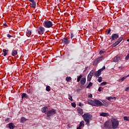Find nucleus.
I'll use <instances>...</instances> for the list:
<instances>
[{
    "instance_id": "nucleus-1",
    "label": "nucleus",
    "mask_w": 129,
    "mask_h": 129,
    "mask_svg": "<svg viewBox=\"0 0 129 129\" xmlns=\"http://www.w3.org/2000/svg\"><path fill=\"white\" fill-rule=\"evenodd\" d=\"M82 117L84 119V120L86 122V124L89 126L90 124V121L92 119V115L89 114V113H85L82 115Z\"/></svg>"
},
{
    "instance_id": "nucleus-2",
    "label": "nucleus",
    "mask_w": 129,
    "mask_h": 129,
    "mask_svg": "<svg viewBox=\"0 0 129 129\" xmlns=\"http://www.w3.org/2000/svg\"><path fill=\"white\" fill-rule=\"evenodd\" d=\"M88 103L93 106H102L103 103L98 100L95 99L94 100L89 99L88 100Z\"/></svg>"
},
{
    "instance_id": "nucleus-3",
    "label": "nucleus",
    "mask_w": 129,
    "mask_h": 129,
    "mask_svg": "<svg viewBox=\"0 0 129 129\" xmlns=\"http://www.w3.org/2000/svg\"><path fill=\"white\" fill-rule=\"evenodd\" d=\"M111 125L113 129L117 128L119 125V122L117 119L112 118L111 119Z\"/></svg>"
},
{
    "instance_id": "nucleus-4",
    "label": "nucleus",
    "mask_w": 129,
    "mask_h": 129,
    "mask_svg": "<svg viewBox=\"0 0 129 129\" xmlns=\"http://www.w3.org/2000/svg\"><path fill=\"white\" fill-rule=\"evenodd\" d=\"M36 32L39 34V35H42V34L45 33V28L40 26L37 29Z\"/></svg>"
},
{
    "instance_id": "nucleus-5",
    "label": "nucleus",
    "mask_w": 129,
    "mask_h": 129,
    "mask_svg": "<svg viewBox=\"0 0 129 129\" xmlns=\"http://www.w3.org/2000/svg\"><path fill=\"white\" fill-rule=\"evenodd\" d=\"M56 113V110L52 109L48 111L46 113V115L47 117L51 116V115H54Z\"/></svg>"
},
{
    "instance_id": "nucleus-6",
    "label": "nucleus",
    "mask_w": 129,
    "mask_h": 129,
    "mask_svg": "<svg viewBox=\"0 0 129 129\" xmlns=\"http://www.w3.org/2000/svg\"><path fill=\"white\" fill-rule=\"evenodd\" d=\"M44 26L45 28H51L53 26V23L50 21H45Z\"/></svg>"
},
{
    "instance_id": "nucleus-7",
    "label": "nucleus",
    "mask_w": 129,
    "mask_h": 129,
    "mask_svg": "<svg viewBox=\"0 0 129 129\" xmlns=\"http://www.w3.org/2000/svg\"><path fill=\"white\" fill-rule=\"evenodd\" d=\"M104 127H106V128H111L112 127L111 124L109 121L106 122L104 123Z\"/></svg>"
},
{
    "instance_id": "nucleus-8",
    "label": "nucleus",
    "mask_w": 129,
    "mask_h": 129,
    "mask_svg": "<svg viewBox=\"0 0 129 129\" xmlns=\"http://www.w3.org/2000/svg\"><path fill=\"white\" fill-rule=\"evenodd\" d=\"M48 110V107H43L41 109V111L43 113H45V114H47V111Z\"/></svg>"
},
{
    "instance_id": "nucleus-9",
    "label": "nucleus",
    "mask_w": 129,
    "mask_h": 129,
    "mask_svg": "<svg viewBox=\"0 0 129 129\" xmlns=\"http://www.w3.org/2000/svg\"><path fill=\"white\" fill-rule=\"evenodd\" d=\"M101 70H99L98 71L96 72L95 73V76L96 77H98L100 76V75L101 74Z\"/></svg>"
},
{
    "instance_id": "nucleus-10",
    "label": "nucleus",
    "mask_w": 129,
    "mask_h": 129,
    "mask_svg": "<svg viewBox=\"0 0 129 129\" xmlns=\"http://www.w3.org/2000/svg\"><path fill=\"white\" fill-rule=\"evenodd\" d=\"M118 38V35L116 34H114L112 35L111 40L113 41L115 39H117Z\"/></svg>"
},
{
    "instance_id": "nucleus-11",
    "label": "nucleus",
    "mask_w": 129,
    "mask_h": 129,
    "mask_svg": "<svg viewBox=\"0 0 129 129\" xmlns=\"http://www.w3.org/2000/svg\"><path fill=\"white\" fill-rule=\"evenodd\" d=\"M86 82V79L85 78H82L81 80V84L84 85Z\"/></svg>"
},
{
    "instance_id": "nucleus-12",
    "label": "nucleus",
    "mask_w": 129,
    "mask_h": 129,
    "mask_svg": "<svg viewBox=\"0 0 129 129\" xmlns=\"http://www.w3.org/2000/svg\"><path fill=\"white\" fill-rule=\"evenodd\" d=\"M100 116H109V113L106 112H102L100 114Z\"/></svg>"
},
{
    "instance_id": "nucleus-13",
    "label": "nucleus",
    "mask_w": 129,
    "mask_h": 129,
    "mask_svg": "<svg viewBox=\"0 0 129 129\" xmlns=\"http://www.w3.org/2000/svg\"><path fill=\"white\" fill-rule=\"evenodd\" d=\"M119 60H120V56H115L113 59V62H118Z\"/></svg>"
},
{
    "instance_id": "nucleus-14",
    "label": "nucleus",
    "mask_w": 129,
    "mask_h": 129,
    "mask_svg": "<svg viewBox=\"0 0 129 129\" xmlns=\"http://www.w3.org/2000/svg\"><path fill=\"white\" fill-rule=\"evenodd\" d=\"M78 113H79V114H80L81 115H82V114H83V110H82V109H78Z\"/></svg>"
},
{
    "instance_id": "nucleus-15",
    "label": "nucleus",
    "mask_w": 129,
    "mask_h": 129,
    "mask_svg": "<svg viewBox=\"0 0 129 129\" xmlns=\"http://www.w3.org/2000/svg\"><path fill=\"white\" fill-rule=\"evenodd\" d=\"M119 41H116L114 44H112V47H116V46H117V45H118V44H119Z\"/></svg>"
},
{
    "instance_id": "nucleus-16",
    "label": "nucleus",
    "mask_w": 129,
    "mask_h": 129,
    "mask_svg": "<svg viewBox=\"0 0 129 129\" xmlns=\"http://www.w3.org/2000/svg\"><path fill=\"white\" fill-rule=\"evenodd\" d=\"M18 54V51L16 50L12 51V56H16Z\"/></svg>"
},
{
    "instance_id": "nucleus-17",
    "label": "nucleus",
    "mask_w": 129,
    "mask_h": 129,
    "mask_svg": "<svg viewBox=\"0 0 129 129\" xmlns=\"http://www.w3.org/2000/svg\"><path fill=\"white\" fill-rule=\"evenodd\" d=\"M14 127H15V125L14 124V123H10L9 124V128L14 129Z\"/></svg>"
},
{
    "instance_id": "nucleus-18",
    "label": "nucleus",
    "mask_w": 129,
    "mask_h": 129,
    "mask_svg": "<svg viewBox=\"0 0 129 129\" xmlns=\"http://www.w3.org/2000/svg\"><path fill=\"white\" fill-rule=\"evenodd\" d=\"M31 6L32 8H36V2L34 1V2H31Z\"/></svg>"
},
{
    "instance_id": "nucleus-19",
    "label": "nucleus",
    "mask_w": 129,
    "mask_h": 129,
    "mask_svg": "<svg viewBox=\"0 0 129 129\" xmlns=\"http://www.w3.org/2000/svg\"><path fill=\"white\" fill-rule=\"evenodd\" d=\"M31 35H32V32H31V31H30V30H27V32L26 33V36H27V37H30V36H31Z\"/></svg>"
},
{
    "instance_id": "nucleus-20",
    "label": "nucleus",
    "mask_w": 129,
    "mask_h": 129,
    "mask_svg": "<svg viewBox=\"0 0 129 129\" xmlns=\"http://www.w3.org/2000/svg\"><path fill=\"white\" fill-rule=\"evenodd\" d=\"M63 42L64 43V44H66V45L67 44H69V40L67 39H64L63 40Z\"/></svg>"
},
{
    "instance_id": "nucleus-21",
    "label": "nucleus",
    "mask_w": 129,
    "mask_h": 129,
    "mask_svg": "<svg viewBox=\"0 0 129 129\" xmlns=\"http://www.w3.org/2000/svg\"><path fill=\"white\" fill-rule=\"evenodd\" d=\"M107 99L108 100H111L112 99H114V100H115V99H116V98H115V97H107Z\"/></svg>"
},
{
    "instance_id": "nucleus-22",
    "label": "nucleus",
    "mask_w": 129,
    "mask_h": 129,
    "mask_svg": "<svg viewBox=\"0 0 129 129\" xmlns=\"http://www.w3.org/2000/svg\"><path fill=\"white\" fill-rule=\"evenodd\" d=\"M3 51L4 52V56H7V55H8V50H7V49H3Z\"/></svg>"
},
{
    "instance_id": "nucleus-23",
    "label": "nucleus",
    "mask_w": 129,
    "mask_h": 129,
    "mask_svg": "<svg viewBox=\"0 0 129 129\" xmlns=\"http://www.w3.org/2000/svg\"><path fill=\"white\" fill-rule=\"evenodd\" d=\"M92 78V76L88 75L87 77V81H89V82L90 81Z\"/></svg>"
},
{
    "instance_id": "nucleus-24",
    "label": "nucleus",
    "mask_w": 129,
    "mask_h": 129,
    "mask_svg": "<svg viewBox=\"0 0 129 129\" xmlns=\"http://www.w3.org/2000/svg\"><path fill=\"white\" fill-rule=\"evenodd\" d=\"M79 126H84V121L82 120L80 122Z\"/></svg>"
},
{
    "instance_id": "nucleus-25",
    "label": "nucleus",
    "mask_w": 129,
    "mask_h": 129,
    "mask_svg": "<svg viewBox=\"0 0 129 129\" xmlns=\"http://www.w3.org/2000/svg\"><path fill=\"white\" fill-rule=\"evenodd\" d=\"M102 59H103V57L101 56V57L97 58L96 60H97L98 62H100V61H101V60H102Z\"/></svg>"
},
{
    "instance_id": "nucleus-26",
    "label": "nucleus",
    "mask_w": 129,
    "mask_h": 129,
    "mask_svg": "<svg viewBox=\"0 0 129 129\" xmlns=\"http://www.w3.org/2000/svg\"><path fill=\"white\" fill-rule=\"evenodd\" d=\"M94 73V71L92 70V71L90 72V73L88 74V75H90V76L93 77Z\"/></svg>"
},
{
    "instance_id": "nucleus-27",
    "label": "nucleus",
    "mask_w": 129,
    "mask_h": 129,
    "mask_svg": "<svg viewBox=\"0 0 129 129\" xmlns=\"http://www.w3.org/2000/svg\"><path fill=\"white\" fill-rule=\"evenodd\" d=\"M127 77H129V74L125 77H122L121 79V81H123V80H124V79H126V78H127Z\"/></svg>"
},
{
    "instance_id": "nucleus-28",
    "label": "nucleus",
    "mask_w": 129,
    "mask_h": 129,
    "mask_svg": "<svg viewBox=\"0 0 129 129\" xmlns=\"http://www.w3.org/2000/svg\"><path fill=\"white\" fill-rule=\"evenodd\" d=\"M27 94H26V93H23V94H22L21 97H22V99H23V98H27Z\"/></svg>"
},
{
    "instance_id": "nucleus-29",
    "label": "nucleus",
    "mask_w": 129,
    "mask_h": 129,
    "mask_svg": "<svg viewBox=\"0 0 129 129\" xmlns=\"http://www.w3.org/2000/svg\"><path fill=\"white\" fill-rule=\"evenodd\" d=\"M82 78V75H80V76H79L77 78V82H79V81H80V79H81Z\"/></svg>"
},
{
    "instance_id": "nucleus-30",
    "label": "nucleus",
    "mask_w": 129,
    "mask_h": 129,
    "mask_svg": "<svg viewBox=\"0 0 129 129\" xmlns=\"http://www.w3.org/2000/svg\"><path fill=\"white\" fill-rule=\"evenodd\" d=\"M93 84L92 83L90 82L89 85L87 86V88H90L91 86H92Z\"/></svg>"
},
{
    "instance_id": "nucleus-31",
    "label": "nucleus",
    "mask_w": 129,
    "mask_h": 129,
    "mask_svg": "<svg viewBox=\"0 0 129 129\" xmlns=\"http://www.w3.org/2000/svg\"><path fill=\"white\" fill-rule=\"evenodd\" d=\"M70 80H71V77H67L66 78V81H67V82H69V81H70Z\"/></svg>"
},
{
    "instance_id": "nucleus-32",
    "label": "nucleus",
    "mask_w": 129,
    "mask_h": 129,
    "mask_svg": "<svg viewBox=\"0 0 129 129\" xmlns=\"http://www.w3.org/2000/svg\"><path fill=\"white\" fill-rule=\"evenodd\" d=\"M26 119L25 117H22L21 118V121H22V122H25V121H26Z\"/></svg>"
},
{
    "instance_id": "nucleus-33",
    "label": "nucleus",
    "mask_w": 129,
    "mask_h": 129,
    "mask_svg": "<svg viewBox=\"0 0 129 129\" xmlns=\"http://www.w3.org/2000/svg\"><path fill=\"white\" fill-rule=\"evenodd\" d=\"M46 91H50V90H51V89L50 88V86H47L46 88Z\"/></svg>"
},
{
    "instance_id": "nucleus-34",
    "label": "nucleus",
    "mask_w": 129,
    "mask_h": 129,
    "mask_svg": "<svg viewBox=\"0 0 129 129\" xmlns=\"http://www.w3.org/2000/svg\"><path fill=\"white\" fill-rule=\"evenodd\" d=\"M123 118H124V120H126L127 121H129V118L128 116H124Z\"/></svg>"
},
{
    "instance_id": "nucleus-35",
    "label": "nucleus",
    "mask_w": 129,
    "mask_h": 129,
    "mask_svg": "<svg viewBox=\"0 0 129 129\" xmlns=\"http://www.w3.org/2000/svg\"><path fill=\"white\" fill-rule=\"evenodd\" d=\"M98 81V82H101L102 81V78H101V77H99Z\"/></svg>"
},
{
    "instance_id": "nucleus-36",
    "label": "nucleus",
    "mask_w": 129,
    "mask_h": 129,
    "mask_svg": "<svg viewBox=\"0 0 129 129\" xmlns=\"http://www.w3.org/2000/svg\"><path fill=\"white\" fill-rule=\"evenodd\" d=\"M69 99H70V100H71V101H73V99L72 98V96L69 95Z\"/></svg>"
},
{
    "instance_id": "nucleus-37",
    "label": "nucleus",
    "mask_w": 129,
    "mask_h": 129,
    "mask_svg": "<svg viewBox=\"0 0 129 129\" xmlns=\"http://www.w3.org/2000/svg\"><path fill=\"white\" fill-rule=\"evenodd\" d=\"M98 63V62L97 61V60L96 59L94 63H93V65L95 66V65H97V64Z\"/></svg>"
},
{
    "instance_id": "nucleus-38",
    "label": "nucleus",
    "mask_w": 129,
    "mask_h": 129,
    "mask_svg": "<svg viewBox=\"0 0 129 129\" xmlns=\"http://www.w3.org/2000/svg\"><path fill=\"white\" fill-rule=\"evenodd\" d=\"M106 83H107L106 82H104L101 83V86H104V85H105L106 84Z\"/></svg>"
},
{
    "instance_id": "nucleus-39",
    "label": "nucleus",
    "mask_w": 129,
    "mask_h": 129,
    "mask_svg": "<svg viewBox=\"0 0 129 129\" xmlns=\"http://www.w3.org/2000/svg\"><path fill=\"white\" fill-rule=\"evenodd\" d=\"M88 97H89V98H92V94H91L90 93L88 94Z\"/></svg>"
},
{
    "instance_id": "nucleus-40",
    "label": "nucleus",
    "mask_w": 129,
    "mask_h": 129,
    "mask_svg": "<svg viewBox=\"0 0 129 129\" xmlns=\"http://www.w3.org/2000/svg\"><path fill=\"white\" fill-rule=\"evenodd\" d=\"M123 39V38L122 37H120L118 39V41H119V43H120V42H121L122 41V39Z\"/></svg>"
},
{
    "instance_id": "nucleus-41",
    "label": "nucleus",
    "mask_w": 129,
    "mask_h": 129,
    "mask_svg": "<svg viewBox=\"0 0 129 129\" xmlns=\"http://www.w3.org/2000/svg\"><path fill=\"white\" fill-rule=\"evenodd\" d=\"M72 106L73 107H76V104H75V103H72Z\"/></svg>"
},
{
    "instance_id": "nucleus-42",
    "label": "nucleus",
    "mask_w": 129,
    "mask_h": 129,
    "mask_svg": "<svg viewBox=\"0 0 129 129\" xmlns=\"http://www.w3.org/2000/svg\"><path fill=\"white\" fill-rule=\"evenodd\" d=\"M102 89H103V88L100 87L98 88V91H99V92H100V91H101V90H102Z\"/></svg>"
},
{
    "instance_id": "nucleus-43",
    "label": "nucleus",
    "mask_w": 129,
    "mask_h": 129,
    "mask_svg": "<svg viewBox=\"0 0 129 129\" xmlns=\"http://www.w3.org/2000/svg\"><path fill=\"white\" fill-rule=\"evenodd\" d=\"M73 37H74L73 33H71V38L73 39Z\"/></svg>"
},
{
    "instance_id": "nucleus-44",
    "label": "nucleus",
    "mask_w": 129,
    "mask_h": 129,
    "mask_svg": "<svg viewBox=\"0 0 129 129\" xmlns=\"http://www.w3.org/2000/svg\"><path fill=\"white\" fill-rule=\"evenodd\" d=\"M104 69H105V67L104 66L102 69H100V70H101V72H102V71L104 70Z\"/></svg>"
},
{
    "instance_id": "nucleus-45",
    "label": "nucleus",
    "mask_w": 129,
    "mask_h": 129,
    "mask_svg": "<svg viewBox=\"0 0 129 129\" xmlns=\"http://www.w3.org/2000/svg\"><path fill=\"white\" fill-rule=\"evenodd\" d=\"M7 36L8 38H12V37H13L12 35H11L10 34H8Z\"/></svg>"
},
{
    "instance_id": "nucleus-46",
    "label": "nucleus",
    "mask_w": 129,
    "mask_h": 129,
    "mask_svg": "<svg viewBox=\"0 0 129 129\" xmlns=\"http://www.w3.org/2000/svg\"><path fill=\"white\" fill-rule=\"evenodd\" d=\"M103 53H104V51H103V50H101L100 51V54H103Z\"/></svg>"
},
{
    "instance_id": "nucleus-47",
    "label": "nucleus",
    "mask_w": 129,
    "mask_h": 129,
    "mask_svg": "<svg viewBox=\"0 0 129 129\" xmlns=\"http://www.w3.org/2000/svg\"><path fill=\"white\" fill-rule=\"evenodd\" d=\"M129 90V87H127L125 89V91H127Z\"/></svg>"
},
{
    "instance_id": "nucleus-48",
    "label": "nucleus",
    "mask_w": 129,
    "mask_h": 129,
    "mask_svg": "<svg viewBox=\"0 0 129 129\" xmlns=\"http://www.w3.org/2000/svg\"><path fill=\"white\" fill-rule=\"evenodd\" d=\"M9 120H10V118H8L7 119L5 120V121L9 122Z\"/></svg>"
},
{
    "instance_id": "nucleus-49",
    "label": "nucleus",
    "mask_w": 129,
    "mask_h": 129,
    "mask_svg": "<svg viewBox=\"0 0 129 129\" xmlns=\"http://www.w3.org/2000/svg\"><path fill=\"white\" fill-rule=\"evenodd\" d=\"M110 29H109L107 32V34L108 35V34H110Z\"/></svg>"
},
{
    "instance_id": "nucleus-50",
    "label": "nucleus",
    "mask_w": 129,
    "mask_h": 129,
    "mask_svg": "<svg viewBox=\"0 0 129 129\" xmlns=\"http://www.w3.org/2000/svg\"><path fill=\"white\" fill-rule=\"evenodd\" d=\"M31 3H33L35 2L34 0H29Z\"/></svg>"
},
{
    "instance_id": "nucleus-51",
    "label": "nucleus",
    "mask_w": 129,
    "mask_h": 129,
    "mask_svg": "<svg viewBox=\"0 0 129 129\" xmlns=\"http://www.w3.org/2000/svg\"><path fill=\"white\" fill-rule=\"evenodd\" d=\"M87 70V67H86L84 71V72H85Z\"/></svg>"
},
{
    "instance_id": "nucleus-52",
    "label": "nucleus",
    "mask_w": 129,
    "mask_h": 129,
    "mask_svg": "<svg viewBox=\"0 0 129 129\" xmlns=\"http://www.w3.org/2000/svg\"><path fill=\"white\" fill-rule=\"evenodd\" d=\"M119 68L120 69H121V70L123 69V67H119Z\"/></svg>"
},
{
    "instance_id": "nucleus-53",
    "label": "nucleus",
    "mask_w": 129,
    "mask_h": 129,
    "mask_svg": "<svg viewBox=\"0 0 129 129\" xmlns=\"http://www.w3.org/2000/svg\"><path fill=\"white\" fill-rule=\"evenodd\" d=\"M81 126H79L78 127H77V129H81Z\"/></svg>"
},
{
    "instance_id": "nucleus-54",
    "label": "nucleus",
    "mask_w": 129,
    "mask_h": 129,
    "mask_svg": "<svg viewBox=\"0 0 129 129\" xmlns=\"http://www.w3.org/2000/svg\"><path fill=\"white\" fill-rule=\"evenodd\" d=\"M102 102L104 103V104H106V102H105V101H104V100H103V101H102Z\"/></svg>"
},
{
    "instance_id": "nucleus-55",
    "label": "nucleus",
    "mask_w": 129,
    "mask_h": 129,
    "mask_svg": "<svg viewBox=\"0 0 129 129\" xmlns=\"http://www.w3.org/2000/svg\"><path fill=\"white\" fill-rule=\"evenodd\" d=\"M4 26H5V27H7V26H8V25H7V24H4Z\"/></svg>"
},
{
    "instance_id": "nucleus-56",
    "label": "nucleus",
    "mask_w": 129,
    "mask_h": 129,
    "mask_svg": "<svg viewBox=\"0 0 129 129\" xmlns=\"http://www.w3.org/2000/svg\"><path fill=\"white\" fill-rule=\"evenodd\" d=\"M81 104H82L81 103H79V106H81Z\"/></svg>"
},
{
    "instance_id": "nucleus-57",
    "label": "nucleus",
    "mask_w": 129,
    "mask_h": 129,
    "mask_svg": "<svg viewBox=\"0 0 129 129\" xmlns=\"http://www.w3.org/2000/svg\"><path fill=\"white\" fill-rule=\"evenodd\" d=\"M127 42H129V39H127Z\"/></svg>"
}]
</instances>
